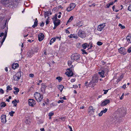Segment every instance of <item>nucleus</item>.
I'll return each mask as SVG.
<instances>
[{"label":"nucleus","instance_id":"a18cd8bd","mask_svg":"<svg viewBox=\"0 0 131 131\" xmlns=\"http://www.w3.org/2000/svg\"><path fill=\"white\" fill-rule=\"evenodd\" d=\"M49 19H47L46 20V25H47L48 24H49Z\"/></svg>","mask_w":131,"mask_h":131},{"label":"nucleus","instance_id":"2f4dec72","mask_svg":"<svg viewBox=\"0 0 131 131\" xmlns=\"http://www.w3.org/2000/svg\"><path fill=\"white\" fill-rule=\"evenodd\" d=\"M81 51H82V54H88V53L86 52L85 50H84L83 49H81Z\"/></svg>","mask_w":131,"mask_h":131},{"label":"nucleus","instance_id":"f8f14e48","mask_svg":"<svg viewBox=\"0 0 131 131\" xmlns=\"http://www.w3.org/2000/svg\"><path fill=\"white\" fill-rule=\"evenodd\" d=\"M110 102V101L108 100H106L102 102L101 105L102 106H104L107 105Z\"/></svg>","mask_w":131,"mask_h":131},{"label":"nucleus","instance_id":"3c124183","mask_svg":"<svg viewBox=\"0 0 131 131\" xmlns=\"http://www.w3.org/2000/svg\"><path fill=\"white\" fill-rule=\"evenodd\" d=\"M29 76L30 77L33 78L34 77V75L33 74H30L29 75Z\"/></svg>","mask_w":131,"mask_h":131},{"label":"nucleus","instance_id":"0e129e2a","mask_svg":"<svg viewBox=\"0 0 131 131\" xmlns=\"http://www.w3.org/2000/svg\"><path fill=\"white\" fill-rule=\"evenodd\" d=\"M68 126L70 129H72V127L71 126H70L68 125Z\"/></svg>","mask_w":131,"mask_h":131},{"label":"nucleus","instance_id":"b1692460","mask_svg":"<svg viewBox=\"0 0 131 131\" xmlns=\"http://www.w3.org/2000/svg\"><path fill=\"white\" fill-rule=\"evenodd\" d=\"M7 30H6L5 31V34L4 35L3 37V42H4V40L6 38V36H7Z\"/></svg>","mask_w":131,"mask_h":131},{"label":"nucleus","instance_id":"c9c22d12","mask_svg":"<svg viewBox=\"0 0 131 131\" xmlns=\"http://www.w3.org/2000/svg\"><path fill=\"white\" fill-rule=\"evenodd\" d=\"M56 79L58 80L59 82H60V81L62 80L61 78L60 77H57L56 78Z\"/></svg>","mask_w":131,"mask_h":131},{"label":"nucleus","instance_id":"0eeeda50","mask_svg":"<svg viewBox=\"0 0 131 131\" xmlns=\"http://www.w3.org/2000/svg\"><path fill=\"white\" fill-rule=\"evenodd\" d=\"M54 19L55 20L53 21V23L55 26H57L60 24V20L57 19V16H56Z\"/></svg>","mask_w":131,"mask_h":131},{"label":"nucleus","instance_id":"20e7f679","mask_svg":"<svg viewBox=\"0 0 131 131\" xmlns=\"http://www.w3.org/2000/svg\"><path fill=\"white\" fill-rule=\"evenodd\" d=\"M21 74V72H18L16 74L14 75L13 78L15 81H18L20 79Z\"/></svg>","mask_w":131,"mask_h":131},{"label":"nucleus","instance_id":"5fc2aeb1","mask_svg":"<svg viewBox=\"0 0 131 131\" xmlns=\"http://www.w3.org/2000/svg\"><path fill=\"white\" fill-rule=\"evenodd\" d=\"M44 23L42 22L40 25V26L43 27L44 26Z\"/></svg>","mask_w":131,"mask_h":131},{"label":"nucleus","instance_id":"cd10ccee","mask_svg":"<svg viewBox=\"0 0 131 131\" xmlns=\"http://www.w3.org/2000/svg\"><path fill=\"white\" fill-rule=\"evenodd\" d=\"M17 101V100H15L14 101H12V103L14 104V106H16L17 105V104L16 102Z\"/></svg>","mask_w":131,"mask_h":131},{"label":"nucleus","instance_id":"49530a36","mask_svg":"<svg viewBox=\"0 0 131 131\" xmlns=\"http://www.w3.org/2000/svg\"><path fill=\"white\" fill-rule=\"evenodd\" d=\"M128 9L129 11H131V5H129L128 8Z\"/></svg>","mask_w":131,"mask_h":131},{"label":"nucleus","instance_id":"58836bf2","mask_svg":"<svg viewBox=\"0 0 131 131\" xmlns=\"http://www.w3.org/2000/svg\"><path fill=\"white\" fill-rule=\"evenodd\" d=\"M127 52L129 53L131 52V46L128 49Z\"/></svg>","mask_w":131,"mask_h":131},{"label":"nucleus","instance_id":"72a5a7b5","mask_svg":"<svg viewBox=\"0 0 131 131\" xmlns=\"http://www.w3.org/2000/svg\"><path fill=\"white\" fill-rule=\"evenodd\" d=\"M119 26L120 27L121 29H124L125 28V26H122V25L120 24H119Z\"/></svg>","mask_w":131,"mask_h":131},{"label":"nucleus","instance_id":"7ed1b4c3","mask_svg":"<svg viewBox=\"0 0 131 131\" xmlns=\"http://www.w3.org/2000/svg\"><path fill=\"white\" fill-rule=\"evenodd\" d=\"M98 77L97 75L95 74L92 78V80L90 82V83H95L98 82Z\"/></svg>","mask_w":131,"mask_h":131},{"label":"nucleus","instance_id":"de8ad7c7","mask_svg":"<svg viewBox=\"0 0 131 131\" xmlns=\"http://www.w3.org/2000/svg\"><path fill=\"white\" fill-rule=\"evenodd\" d=\"M75 81V78L72 79L71 80V81L72 82H74Z\"/></svg>","mask_w":131,"mask_h":131},{"label":"nucleus","instance_id":"1a4fd4ad","mask_svg":"<svg viewBox=\"0 0 131 131\" xmlns=\"http://www.w3.org/2000/svg\"><path fill=\"white\" fill-rule=\"evenodd\" d=\"M126 49L125 48L122 47L118 49L119 52L121 54L123 55H125L126 54Z\"/></svg>","mask_w":131,"mask_h":131},{"label":"nucleus","instance_id":"09e8293b","mask_svg":"<svg viewBox=\"0 0 131 131\" xmlns=\"http://www.w3.org/2000/svg\"><path fill=\"white\" fill-rule=\"evenodd\" d=\"M0 93L2 94L4 93V90L2 89H0Z\"/></svg>","mask_w":131,"mask_h":131},{"label":"nucleus","instance_id":"6e6552de","mask_svg":"<svg viewBox=\"0 0 131 131\" xmlns=\"http://www.w3.org/2000/svg\"><path fill=\"white\" fill-rule=\"evenodd\" d=\"M105 23L100 24L97 27V30L99 31H101L105 27Z\"/></svg>","mask_w":131,"mask_h":131},{"label":"nucleus","instance_id":"9b49d317","mask_svg":"<svg viewBox=\"0 0 131 131\" xmlns=\"http://www.w3.org/2000/svg\"><path fill=\"white\" fill-rule=\"evenodd\" d=\"M28 104L30 106H32L35 104V101L33 99H30L28 100Z\"/></svg>","mask_w":131,"mask_h":131},{"label":"nucleus","instance_id":"412c9836","mask_svg":"<svg viewBox=\"0 0 131 131\" xmlns=\"http://www.w3.org/2000/svg\"><path fill=\"white\" fill-rule=\"evenodd\" d=\"M14 89L15 90V91L14 92V93L15 94H17L19 92V90L18 89L15 87L14 88Z\"/></svg>","mask_w":131,"mask_h":131},{"label":"nucleus","instance_id":"ddd939ff","mask_svg":"<svg viewBox=\"0 0 131 131\" xmlns=\"http://www.w3.org/2000/svg\"><path fill=\"white\" fill-rule=\"evenodd\" d=\"M38 39L39 41H41L44 38V35L42 33H40L38 35Z\"/></svg>","mask_w":131,"mask_h":131},{"label":"nucleus","instance_id":"bb28decb","mask_svg":"<svg viewBox=\"0 0 131 131\" xmlns=\"http://www.w3.org/2000/svg\"><path fill=\"white\" fill-rule=\"evenodd\" d=\"M73 17L72 16H71L70 18H69L67 22V24H66V25L68 23H70L71 22V21L73 20Z\"/></svg>","mask_w":131,"mask_h":131},{"label":"nucleus","instance_id":"69168bd1","mask_svg":"<svg viewBox=\"0 0 131 131\" xmlns=\"http://www.w3.org/2000/svg\"><path fill=\"white\" fill-rule=\"evenodd\" d=\"M40 130L41 131H45L44 129L43 128H40Z\"/></svg>","mask_w":131,"mask_h":131},{"label":"nucleus","instance_id":"79ce46f5","mask_svg":"<svg viewBox=\"0 0 131 131\" xmlns=\"http://www.w3.org/2000/svg\"><path fill=\"white\" fill-rule=\"evenodd\" d=\"M108 90H103V91H104V94H106L108 92Z\"/></svg>","mask_w":131,"mask_h":131},{"label":"nucleus","instance_id":"bf43d9fd","mask_svg":"<svg viewBox=\"0 0 131 131\" xmlns=\"http://www.w3.org/2000/svg\"><path fill=\"white\" fill-rule=\"evenodd\" d=\"M66 32L67 33L70 34V32L67 30H66Z\"/></svg>","mask_w":131,"mask_h":131},{"label":"nucleus","instance_id":"c03bdc74","mask_svg":"<svg viewBox=\"0 0 131 131\" xmlns=\"http://www.w3.org/2000/svg\"><path fill=\"white\" fill-rule=\"evenodd\" d=\"M103 113L102 111H101V112L99 114V116H101L103 114Z\"/></svg>","mask_w":131,"mask_h":131},{"label":"nucleus","instance_id":"864d4df0","mask_svg":"<svg viewBox=\"0 0 131 131\" xmlns=\"http://www.w3.org/2000/svg\"><path fill=\"white\" fill-rule=\"evenodd\" d=\"M4 35V33L2 32L1 33L0 35V37H1L2 36H3Z\"/></svg>","mask_w":131,"mask_h":131},{"label":"nucleus","instance_id":"680f3d73","mask_svg":"<svg viewBox=\"0 0 131 131\" xmlns=\"http://www.w3.org/2000/svg\"><path fill=\"white\" fill-rule=\"evenodd\" d=\"M78 87V86L77 85H73V88H76Z\"/></svg>","mask_w":131,"mask_h":131},{"label":"nucleus","instance_id":"4468645a","mask_svg":"<svg viewBox=\"0 0 131 131\" xmlns=\"http://www.w3.org/2000/svg\"><path fill=\"white\" fill-rule=\"evenodd\" d=\"M2 122L3 123H5L6 121V116L4 115H2L1 117Z\"/></svg>","mask_w":131,"mask_h":131},{"label":"nucleus","instance_id":"2eb2a0df","mask_svg":"<svg viewBox=\"0 0 131 131\" xmlns=\"http://www.w3.org/2000/svg\"><path fill=\"white\" fill-rule=\"evenodd\" d=\"M69 69V71H67L66 72V74L68 76H71L73 75V73L72 72L71 70H70V69Z\"/></svg>","mask_w":131,"mask_h":131},{"label":"nucleus","instance_id":"7c9ffc66","mask_svg":"<svg viewBox=\"0 0 131 131\" xmlns=\"http://www.w3.org/2000/svg\"><path fill=\"white\" fill-rule=\"evenodd\" d=\"M46 86L45 84L44 83H42V84L41 88L45 90L46 88Z\"/></svg>","mask_w":131,"mask_h":131},{"label":"nucleus","instance_id":"a211bd4d","mask_svg":"<svg viewBox=\"0 0 131 131\" xmlns=\"http://www.w3.org/2000/svg\"><path fill=\"white\" fill-rule=\"evenodd\" d=\"M19 65L17 63H14L12 65V68L15 69L17 67H18Z\"/></svg>","mask_w":131,"mask_h":131},{"label":"nucleus","instance_id":"39448f33","mask_svg":"<svg viewBox=\"0 0 131 131\" xmlns=\"http://www.w3.org/2000/svg\"><path fill=\"white\" fill-rule=\"evenodd\" d=\"M78 35L82 38H84L86 37V34L85 32L82 30H80L78 32Z\"/></svg>","mask_w":131,"mask_h":131},{"label":"nucleus","instance_id":"8fccbe9b","mask_svg":"<svg viewBox=\"0 0 131 131\" xmlns=\"http://www.w3.org/2000/svg\"><path fill=\"white\" fill-rule=\"evenodd\" d=\"M72 62L70 61H68V64L69 65H71L72 64Z\"/></svg>","mask_w":131,"mask_h":131},{"label":"nucleus","instance_id":"a878e982","mask_svg":"<svg viewBox=\"0 0 131 131\" xmlns=\"http://www.w3.org/2000/svg\"><path fill=\"white\" fill-rule=\"evenodd\" d=\"M56 38H52L51 40L50 44V45L52 44V43H53L55 41Z\"/></svg>","mask_w":131,"mask_h":131},{"label":"nucleus","instance_id":"dca6fc26","mask_svg":"<svg viewBox=\"0 0 131 131\" xmlns=\"http://www.w3.org/2000/svg\"><path fill=\"white\" fill-rule=\"evenodd\" d=\"M34 53V52L32 50L29 51L27 53V54L28 55V56L30 58L31 57Z\"/></svg>","mask_w":131,"mask_h":131},{"label":"nucleus","instance_id":"f03ea898","mask_svg":"<svg viewBox=\"0 0 131 131\" xmlns=\"http://www.w3.org/2000/svg\"><path fill=\"white\" fill-rule=\"evenodd\" d=\"M34 96L36 100L38 102H40L43 96L42 95H41L40 93L36 92L34 95Z\"/></svg>","mask_w":131,"mask_h":131},{"label":"nucleus","instance_id":"473e14b6","mask_svg":"<svg viewBox=\"0 0 131 131\" xmlns=\"http://www.w3.org/2000/svg\"><path fill=\"white\" fill-rule=\"evenodd\" d=\"M12 89V88L9 85L7 87V90H11Z\"/></svg>","mask_w":131,"mask_h":131},{"label":"nucleus","instance_id":"052dcab7","mask_svg":"<svg viewBox=\"0 0 131 131\" xmlns=\"http://www.w3.org/2000/svg\"><path fill=\"white\" fill-rule=\"evenodd\" d=\"M126 85L125 84H124L123 85L122 88H123L124 89H125L126 88Z\"/></svg>","mask_w":131,"mask_h":131},{"label":"nucleus","instance_id":"f3484780","mask_svg":"<svg viewBox=\"0 0 131 131\" xmlns=\"http://www.w3.org/2000/svg\"><path fill=\"white\" fill-rule=\"evenodd\" d=\"M127 42L128 43H131V34L129 35L126 37Z\"/></svg>","mask_w":131,"mask_h":131},{"label":"nucleus","instance_id":"5701e85b","mask_svg":"<svg viewBox=\"0 0 131 131\" xmlns=\"http://www.w3.org/2000/svg\"><path fill=\"white\" fill-rule=\"evenodd\" d=\"M104 71H102L100 72H99V74L101 75V76L102 77H104Z\"/></svg>","mask_w":131,"mask_h":131},{"label":"nucleus","instance_id":"338daca9","mask_svg":"<svg viewBox=\"0 0 131 131\" xmlns=\"http://www.w3.org/2000/svg\"><path fill=\"white\" fill-rule=\"evenodd\" d=\"M56 38L59 39L61 38V37H56Z\"/></svg>","mask_w":131,"mask_h":131},{"label":"nucleus","instance_id":"c85d7f7f","mask_svg":"<svg viewBox=\"0 0 131 131\" xmlns=\"http://www.w3.org/2000/svg\"><path fill=\"white\" fill-rule=\"evenodd\" d=\"M1 107H5L6 106V104L5 103L3 102L1 104Z\"/></svg>","mask_w":131,"mask_h":131},{"label":"nucleus","instance_id":"9d476101","mask_svg":"<svg viewBox=\"0 0 131 131\" xmlns=\"http://www.w3.org/2000/svg\"><path fill=\"white\" fill-rule=\"evenodd\" d=\"M94 110L92 106H90L89 109V114L90 115H93L94 112Z\"/></svg>","mask_w":131,"mask_h":131},{"label":"nucleus","instance_id":"ea45409f","mask_svg":"<svg viewBox=\"0 0 131 131\" xmlns=\"http://www.w3.org/2000/svg\"><path fill=\"white\" fill-rule=\"evenodd\" d=\"M72 9H71V8H70L69 7V6L68 7L67 9V10H67V11H68V12H69L70 11H71Z\"/></svg>","mask_w":131,"mask_h":131},{"label":"nucleus","instance_id":"4be33fe9","mask_svg":"<svg viewBox=\"0 0 131 131\" xmlns=\"http://www.w3.org/2000/svg\"><path fill=\"white\" fill-rule=\"evenodd\" d=\"M88 45L87 43H83L82 45V46L83 48L84 49H85L88 46Z\"/></svg>","mask_w":131,"mask_h":131},{"label":"nucleus","instance_id":"4c0bfd02","mask_svg":"<svg viewBox=\"0 0 131 131\" xmlns=\"http://www.w3.org/2000/svg\"><path fill=\"white\" fill-rule=\"evenodd\" d=\"M49 15V13L48 12H45V18L46 17V16H48Z\"/></svg>","mask_w":131,"mask_h":131},{"label":"nucleus","instance_id":"e2e57ef3","mask_svg":"<svg viewBox=\"0 0 131 131\" xmlns=\"http://www.w3.org/2000/svg\"><path fill=\"white\" fill-rule=\"evenodd\" d=\"M113 4L114 3L113 2H112L111 3H110L108 4L110 6L111 5H113Z\"/></svg>","mask_w":131,"mask_h":131},{"label":"nucleus","instance_id":"c756f323","mask_svg":"<svg viewBox=\"0 0 131 131\" xmlns=\"http://www.w3.org/2000/svg\"><path fill=\"white\" fill-rule=\"evenodd\" d=\"M38 22L35 21L34 23V24L32 27L33 28H35L38 25Z\"/></svg>","mask_w":131,"mask_h":131},{"label":"nucleus","instance_id":"774afa93","mask_svg":"<svg viewBox=\"0 0 131 131\" xmlns=\"http://www.w3.org/2000/svg\"><path fill=\"white\" fill-rule=\"evenodd\" d=\"M110 6V5L109 4H107V8H109Z\"/></svg>","mask_w":131,"mask_h":131},{"label":"nucleus","instance_id":"37998d69","mask_svg":"<svg viewBox=\"0 0 131 131\" xmlns=\"http://www.w3.org/2000/svg\"><path fill=\"white\" fill-rule=\"evenodd\" d=\"M54 114V113L52 112H51L49 114V116H51L53 115Z\"/></svg>","mask_w":131,"mask_h":131},{"label":"nucleus","instance_id":"603ef678","mask_svg":"<svg viewBox=\"0 0 131 131\" xmlns=\"http://www.w3.org/2000/svg\"><path fill=\"white\" fill-rule=\"evenodd\" d=\"M64 102V101L63 100H59L58 102V103H59L60 102L61 103H63Z\"/></svg>","mask_w":131,"mask_h":131},{"label":"nucleus","instance_id":"423d86ee","mask_svg":"<svg viewBox=\"0 0 131 131\" xmlns=\"http://www.w3.org/2000/svg\"><path fill=\"white\" fill-rule=\"evenodd\" d=\"M80 55L77 54H74L71 56V59L73 60H76L80 57Z\"/></svg>","mask_w":131,"mask_h":131},{"label":"nucleus","instance_id":"4d7b16f0","mask_svg":"<svg viewBox=\"0 0 131 131\" xmlns=\"http://www.w3.org/2000/svg\"><path fill=\"white\" fill-rule=\"evenodd\" d=\"M59 14H60V15H59L58 16V18H60V17H61V15L60 14H61V12H59Z\"/></svg>","mask_w":131,"mask_h":131},{"label":"nucleus","instance_id":"aec40b11","mask_svg":"<svg viewBox=\"0 0 131 131\" xmlns=\"http://www.w3.org/2000/svg\"><path fill=\"white\" fill-rule=\"evenodd\" d=\"M58 88L61 92L64 88V86L62 85H58Z\"/></svg>","mask_w":131,"mask_h":131},{"label":"nucleus","instance_id":"e433bc0d","mask_svg":"<svg viewBox=\"0 0 131 131\" xmlns=\"http://www.w3.org/2000/svg\"><path fill=\"white\" fill-rule=\"evenodd\" d=\"M97 45L99 46H101L102 45L103 43L100 41H98L97 43Z\"/></svg>","mask_w":131,"mask_h":131},{"label":"nucleus","instance_id":"6e6d98bb","mask_svg":"<svg viewBox=\"0 0 131 131\" xmlns=\"http://www.w3.org/2000/svg\"><path fill=\"white\" fill-rule=\"evenodd\" d=\"M42 82V80H39L38 82H39L37 83V85H39L40 84V83H41Z\"/></svg>","mask_w":131,"mask_h":131},{"label":"nucleus","instance_id":"6ab92c4d","mask_svg":"<svg viewBox=\"0 0 131 131\" xmlns=\"http://www.w3.org/2000/svg\"><path fill=\"white\" fill-rule=\"evenodd\" d=\"M75 4L71 3L70 4L69 7L72 10L75 7Z\"/></svg>","mask_w":131,"mask_h":131},{"label":"nucleus","instance_id":"393cba45","mask_svg":"<svg viewBox=\"0 0 131 131\" xmlns=\"http://www.w3.org/2000/svg\"><path fill=\"white\" fill-rule=\"evenodd\" d=\"M69 37L71 38H77V36L76 35H73L71 34L69 36Z\"/></svg>","mask_w":131,"mask_h":131},{"label":"nucleus","instance_id":"13d9d810","mask_svg":"<svg viewBox=\"0 0 131 131\" xmlns=\"http://www.w3.org/2000/svg\"><path fill=\"white\" fill-rule=\"evenodd\" d=\"M124 95V93H123L122 95V96L120 97V99H121V100H122V99H123V95Z\"/></svg>","mask_w":131,"mask_h":131},{"label":"nucleus","instance_id":"f257e3e1","mask_svg":"<svg viewBox=\"0 0 131 131\" xmlns=\"http://www.w3.org/2000/svg\"><path fill=\"white\" fill-rule=\"evenodd\" d=\"M1 2L6 6L13 8L14 6V3L11 0H1Z\"/></svg>","mask_w":131,"mask_h":131},{"label":"nucleus","instance_id":"a19ab883","mask_svg":"<svg viewBox=\"0 0 131 131\" xmlns=\"http://www.w3.org/2000/svg\"><path fill=\"white\" fill-rule=\"evenodd\" d=\"M107 109L105 108L104 110H102V111L103 113H105L107 111Z\"/></svg>","mask_w":131,"mask_h":131},{"label":"nucleus","instance_id":"f704fd0d","mask_svg":"<svg viewBox=\"0 0 131 131\" xmlns=\"http://www.w3.org/2000/svg\"><path fill=\"white\" fill-rule=\"evenodd\" d=\"M15 113L14 112H13V111H11L10 112H9V114L11 116H13V114Z\"/></svg>","mask_w":131,"mask_h":131}]
</instances>
